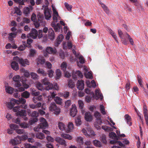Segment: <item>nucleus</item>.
I'll use <instances>...</instances> for the list:
<instances>
[{"instance_id":"nucleus-1","label":"nucleus","mask_w":148,"mask_h":148,"mask_svg":"<svg viewBox=\"0 0 148 148\" xmlns=\"http://www.w3.org/2000/svg\"><path fill=\"white\" fill-rule=\"evenodd\" d=\"M52 7L53 11L52 19L53 21L52 22L51 25L54 28L56 32H59L60 30L61 26L59 23H58L56 24L55 23H57L58 21L61 19V18L53 5H52Z\"/></svg>"},{"instance_id":"nucleus-2","label":"nucleus","mask_w":148,"mask_h":148,"mask_svg":"<svg viewBox=\"0 0 148 148\" xmlns=\"http://www.w3.org/2000/svg\"><path fill=\"white\" fill-rule=\"evenodd\" d=\"M25 102V99L21 97L18 100L14 99H11L10 102L6 103V105L8 108L11 109L13 108L15 104H19L20 103L24 104Z\"/></svg>"},{"instance_id":"nucleus-3","label":"nucleus","mask_w":148,"mask_h":148,"mask_svg":"<svg viewBox=\"0 0 148 148\" xmlns=\"http://www.w3.org/2000/svg\"><path fill=\"white\" fill-rule=\"evenodd\" d=\"M40 123L34 128V130L35 132H40L41 130L45 129L48 126L47 123L44 118H40Z\"/></svg>"},{"instance_id":"nucleus-4","label":"nucleus","mask_w":148,"mask_h":148,"mask_svg":"<svg viewBox=\"0 0 148 148\" xmlns=\"http://www.w3.org/2000/svg\"><path fill=\"white\" fill-rule=\"evenodd\" d=\"M45 5H42V8L44 9V13L45 17L46 19L48 20L51 17L52 12L50 9L48 8L49 4L48 1L47 0L45 1Z\"/></svg>"},{"instance_id":"nucleus-5","label":"nucleus","mask_w":148,"mask_h":148,"mask_svg":"<svg viewBox=\"0 0 148 148\" xmlns=\"http://www.w3.org/2000/svg\"><path fill=\"white\" fill-rule=\"evenodd\" d=\"M109 137L114 140L110 141V143L111 144H119L121 146H123V144L120 141H118L119 139V137H118L116 134L114 132H111L109 133Z\"/></svg>"},{"instance_id":"nucleus-6","label":"nucleus","mask_w":148,"mask_h":148,"mask_svg":"<svg viewBox=\"0 0 148 148\" xmlns=\"http://www.w3.org/2000/svg\"><path fill=\"white\" fill-rule=\"evenodd\" d=\"M21 108L20 106L18 105L14 108L13 111L14 112H17L16 114L17 116H26L27 114L25 110H21Z\"/></svg>"},{"instance_id":"nucleus-7","label":"nucleus","mask_w":148,"mask_h":148,"mask_svg":"<svg viewBox=\"0 0 148 148\" xmlns=\"http://www.w3.org/2000/svg\"><path fill=\"white\" fill-rule=\"evenodd\" d=\"M67 47L69 49H72V51L73 53L74 54H76V52L75 51V50L76 49V47L75 45H73L70 41H68L67 44L66 42H64L63 43V47L64 49H66Z\"/></svg>"},{"instance_id":"nucleus-8","label":"nucleus","mask_w":148,"mask_h":148,"mask_svg":"<svg viewBox=\"0 0 148 148\" xmlns=\"http://www.w3.org/2000/svg\"><path fill=\"white\" fill-rule=\"evenodd\" d=\"M43 52L45 56L47 57L48 55L47 53L50 54H55L57 52L56 49L55 48H53L51 47H47L46 48L45 50H43Z\"/></svg>"},{"instance_id":"nucleus-9","label":"nucleus","mask_w":148,"mask_h":148,"mask_svg":"<svg viewBox=\"0 0 148 148\" xmlns=\"http://www.w3.org/2000/svg\"><path fill=\"white\" fill-rule=\"evenodd\" d=\"M14 60L18 62L22 66H25L26 65H29V62L27 59H23L22 58H20L17 56L14 58Z\"/></svg>"},{"instance_id":"nucleus-10","label":"nucleus","mask_w":148,"mask_h":148,"mask_svg":"<svg viewBox=\"0 0 148 148\" xmlns=\"http://www.w3.org/2000/svg\"><path fill=\"white\" fill-rule=\"evenodd\" d=\"M82 131L84 134L87 137H88L90 134L93 136L96 135L94 131H92L91 128L90 127L86 128V129L85 128L82 129Z\"/></svg>"},{"instance_id":"nucleus-11","label":"nucleus","mask_w":148,"mask_h":148,"mask_svg":"<svg viewBox=\"0 0 148 148\" xmlns=\"http://www.w3.org/2000/svg\"><path fill=\"white\" fill-rule=\"evenodd\" d=\"M50 111L53 112L54 113L56 114H58L60 112V109L54 103H51L49 107Z\"/></svg>"},{"instance_id":"nucleus-12","label":"nucleus","mask_w":148,"mask_h":148,"mask_svg":"<svg viewBox=\"0 0 148 148\" xmlns=\"http://www.w3.org/2000/svg\"><path fill=\"white\" fill-rule=\"evenodd\" d=\"M39 113L36 111H34L32 112L31 116L32 117H35L31 119L29 122L30 124L32 125L38 121V119L36 118L38 116Z\"/></svg>"},{"instance_id":"nucleus-13","label":"nucleus","mask_w":148,"mask_h":148,"mask_svg":"<svg viewBox=\"0 0 148 148\" xmlns=\"http://www.w3.org/2000/svg\"><path fill=\"white\" fill-rule=\"evenodd\" d=\"M20 77L19 75H16L12 78L13 81L14 82V85L16 87H20L21 85L20 82Z\"/></svg>"},{"instance_id":"nucleus-14","label":"nucleus","mask_w":148,"mask_h":148,"mask_svg":"<svg viewBox=\"0 0 148 148\" xmlns=\"http://www.w3.org/2000/svg\"><path fill=\"white\" fill-rule=\"evenodd\" d=\"M38 35V33L37 30L35 29H32L31 33L27 35V37L35 39L37 37Z\"/></svg>"},{"instance_id":"nucleus-15","label":"nucleus","mask_w":148,"mask_h":148,"mask_svg":"<svg viewBox=\"0 0 148 148\" xmlns=\"http://www.w3.org/2000/svg\"><path fill=\"white\" fill-rule=\"evenodd\" d=\"M94 116L96 118V122L99 125H101L102 123L101 119V115L100 113L98 111H95L94 113Z\"/></svg>"},{"instance_id":"nucleus-16","label":"nucleus","mask_w":148,"mask_h":148,"mask_svg":"<svg viewBox=\"0 0 148 148\" xmlns=\"http://www.w3.org/2000/svg\"><path fill=\"white\" fill-rule=\"evenodd\" d=\"M84 71V75L86 78L90 79H92V75L91 72H88V68L84 66L83 67Z\"/></svg>"},{"instance_id":"nucleus-17","label":"nucleus","mask_w":148,"mask_h":148,"mask_svg":"<svg viewBox=\"0 0 148 148\" xmlns=\"http://www.w3.org/2000/svg\"><path fill=\"white\" fill-rule=\"evenodd\" d=\"M72 77L75 79L77 78H82L83 75L82 73L79 71H76L75 72L73 71L72 74Z\"/></svg>"},{"instance_id":"nucleus-18","label":"nucleus","mask_w":148,"mask_h":148,"mask_svg":"<svg viewBox=\"0 0 148 148\" xmlns=\"http://www.w3.org/2000/svg\"><path fill=\"white\" fill-rule=\"evenodd\" d=\"M74 128V126L73 123L71 122H69L67 124V128H66L65 129V132L66 133L72 132Z\"/></svg>"},{"instance_id":"nucleus-19","label":"nucleus","mask_w":148,"mask_h":148,"mask_svg":"<svg viewBox=\"0 0 148 148\" xmlns=\"http://www.w3.org/2000/svg\"><path fill=\"white\" fill-rule=\"evenodd\" d=\"M37 17L38 18V22L40 23V25L42 26L45 25V22L43 21L44 18L43 15L40 12H38Z\"/></svg>"},{"instance_id":"nucleus-20","label":"nucleus","mask_w":148,"mask_h":148,"mask_svg":"<svg viewBox=\"0 0 148 148\" xmlns=\"http://www.w3.org/2000/svg\"><path fill=\"white\" fill-rule=\"evenodd\" d=\"M77 112L76 109V106L75 104H73L72 106V108L71 109L70 115L73 117L75 116Z\"/></svg>"},{"instance_id":"nucleus-21","label":"nucleus","mask_w":148,"mask_h":148,"mask_svg":"<svg viewBox=\"0 0 148 148\" xmlns=\"http://www.w3.org/2000/svg\"><path fill=\"white\" fill-rule=\"evenodd\" d=\"M75 55L76 57L77 58H78L79 60V63L77 62V65L79 67L81 68L82 67V65L81 64H80L84 63L85 62V60L82 56L79 55H77L76 54Z\"/></svg>"},{"instance_id":"nucleus-22","label":"nucleus","mask_w":148,"mask_h":148,"mask_svg":"<svg viewBox=\"0 0 148 148\" xmlns=\"http://www.w3.org/2000/svg\"><path fill=\"white\" fill-rule=\"evenodd\" d=\"M36 17V15L34 13H33L31 17V19L34 22L35 27L37 28L39 27L40 23H38V21H37Z\"/></svg>"},{"instance_id":"nucleus-23","label":"nucleus","mask_w":148,"mask_h":148,"mask_svg":"<svg viewBox=\"0 0 148 148\" xmlns=\"http://www.w3.org/2000/svg\"><path fill=\"white\" fill-rule=\"evenodd\" d=\"M21 138L20 136L15 138L14 139H12L10 141V143L12 145H15L21 143Z\"/></svg>"},{"instance_id":"nucleus-24","label":"nucleus","mask_w":148,"mask_h":148,"mask_svg":"<svg viewBox=\"0 0 148 148\" xmlns=\"http://www.w3.org/2000/svg\"><path fill=\"white\" fill-rule=\"evenodd\" d=\"M77 88L79 90H82L84 88V82L82 80H78L77 84Z\"/></svg>"},{"instance_id":"nucleus-25","label":"nucleus","mask_w":148,"mask_h":148,"mask_svg":"<svg viewBox=\"0 0 148 148\" xmlns=\"http://www.w3.org/2000/svg\"><path fill=\"white\" fill-rule=\"evenodd\" d=\"M86 84L87 86L90 88L92 87L95 88L96 86V84L94 80L90 82L89 80H87L86 81Z\"/></svg>"},{"instance_id":"nucleus-26","label":"nucleus","mask_w":148,"mask_h":148,"mask_svg":"<svg viewBox=\"0 0 148 148\" xmlns=\"http://www.w3.org/2000/svg\"><path fill=\"white\" fill-rule=\"evenodd\" d=\"M95 99L96 100L100 98L101 100L103 99V96L102 94L101 93L99 89H96L95 90Z\"/></svg>"},{"instance_id":"nucleus-27","label":"nucleus","mask_w":148,"mask_h":148,"mask_svg":"<svg viewBox=\"0 0 148 148\" xmlns=\"http://www.w3.org/2000/svg\"><path fill=\"white\" fill-rule=\"evenodd\" d=\"M84 118L86 121H91L93 119V116L90 112H87L85 113Z\"/></svg>"},{"instance_id":"nucleus-28","label":"nucleus","mask_w":148,"mask_h":148,"mask_svg":"<svg viewBox=\"0 0 148 148\" xmlns=\"http://www.w3.org/2000/svg\"><path fill=\"white\" fill-rule=\"evenodd\" d=\"M143 112L146 124L147 125H148V114L147 110L146 107H144Z\"/></svg>"},{"instance_id":"nucleus-29","label":"nucleus","mask_w":148,"mask_h":148,"mask_svg":"<svg viewBox=\"0 0 148 148\" xmlns=\"http://www.w3.org/2000/svg\"><path fill=\"white\" fill-rule=\"evenodd\" d=\"M55 139L56 141L58 143L60 144L63 145L64 146H66L67 145L64 140L59 137H56Z\"/></svg>"},{"instance_id":"nucleus-30","label":"nucleus","mask_w":148,"mask_h":148,"mask_svg":"<svg viewBox=\"0 0 148 148\" xmlns=\"http://www.w3.org/2000/svg\"><path fill=\"white\" fill-rule=\"evenodd\" d=\"M48 37L51 40H53L55 38L54 32L51 28L49 29Z\"/></svg>"},{"instance_id":"nucleus-31","label":"nucleus","mask_w":148,"mask_h":148,"mask_svg":"<svg viewBox=\"0 0 148 148\" xmlns=\"http://www.w3.org/2000/svg\"><path fill=\"white\" fill-rule=\"evenodd\" d=\"M32 7L31 6H29V8L28 7L25 8L23 10L24 14L25 16H27L30 12V9L32 10Z\"/></svg>"},{"instance_id":"nucleus-32","label":"nucleus","mask_w":148,"mask_h":148,"mask_svg":"<svg viewBox=\"0 0 148 148\" xmlns=\"http://www.w3.org/2000/svg\"><path fill=\"white\" fill-rule=\"evenodd\" d=\"M63 36L62 34H60L59 35L57 38V41L55 43V46H58L60 44L64 39Z\"/></svg>"},{"instance_id":"nucleus-33","label":"nucleus","mask_w":148,"mask_h":148,"mask_svg":"<svg viewBox=\"0 0 148 148\" xmlns=\"http://www.w3.org/2000/svg\"><path fill=\"white\" fill-rule=\"evenodd\" d=\"M11 66L12 68L15 71H16L19 69L18 63L15 61L12 62Z\"/></svg>"},{"instance_id":"nucleus-34","label":"nucleus","mask_w":148,"mask_h":148,"mask_svg":"<svg viewBox=\"0 0 148 148\" xmlns=\"http://www.w3.org/2000/svg\"><path fill=\"white\" fill-rule=\"evenodd\" d=\"M5 90L7 93L9 94H11L14 92V88L10 86L5 85Z\"/></svg>"},{"instance_id":"nucleus-35","label":"nucleus","mask_w":148,"mask_h":148,"mask_svg":"<svg viewBox=\"0 0 148 148\" xmlns=\"http://www.w3.org/2000/svg\"><path fill=\"white\" fill-rule=\"evenodd\" d=\"M108 31L111 34L113 37L114 39L116 42L118 43V41L117 40V36H116V34L115 33L112 29H108Z\"/></svg>"},{"instance_id":"nucleus-36","label":"nucleus","mask_w":148,"mask_h":148,"mask_svg":"<svg viewBox=\"0 0 148 148\" xmlns=\"http://www.w3.org/2000/svg\"><path fill=\"white\" fill-rule=\"evenodd\" d=\"M59 129L61 131H64L65 132L66 128L65 125L62 122H59L58 124Z\"/></svg>"},{"instance_id":"nucleus-37","label":"nucleus","mask_w":148,"mask_h":148,"mask_svg":"<svg viewBox=\"0 0 148 148\" xmlns=\"http://www.w3.org/2000/svg\"><path fill=\"white\" fill-rule=\"evenodd\" d=\"M61 136L64 138L67 139L68 140H71L73 138V137L71 135L64 133L62 134Z\"/></svg>"},{"instance_id":"nucleus-38","label":"nucleus","mask_w":148,"mask_h":148,"mask_svg":"<svg viewBox=\"0 0 148 148\" xmlns=\"http://www.w3.org/2000/svg\"><path fill=\"white\" fill-rule=\"evenodd\" d=\"M20 71L21 73H24V75L25 77H28L30 76V74L29 71L26 70L24 68H22L20 69Z\"/></svg>"},{"instance_id":"nucleus-39","label":"nucleus","mask_w":148,"mask_h":148,"mask_svg":"<svg viewBox=\"0 0 148 148\" xmlns=\"http://www.w3.org/2000/svg\"><path fill=\"white\" fill-rule=\"evenodd\" d=\"M60 96L65 98H68L70 95V92H69L66 91L63 93H59Z\"/></svg>"},{"instance_id":"nucleus-40","label":"nucleus","mask_w":148,"mask_h":148,"mask_svg":"<svg viewBox=\"0 0 148 148\" xmlns=\"http://www.w3.org/2000/svg\"><path fill=\"white\" fill-rule=\"evenodd\" d=\"M45 59L43 58L39 57L37 59V64L38 65L40 64H43L45 63Z\"/></svg>"},{"instance_id":"nucleus-41","label":"nucleus","mask_w":148,"mask_h":148,"mask_svg":"<svg viewBox=\"0 0 148 148\" xmlns=\"http://www.w3.org/2000/svg\"><path fill=\"white\" fill-rule=\"evenodd\" d=\"M125 118L127 123L129 126H131L132 125V123L131 122V117L129 115L126 114L125 116Z\"/></svg>"},{"instance_id":"nucleus-42","label":"nucleus","mask_w":148,"mask_h":148,"mask_svg":"<svg viewBox=\"0 0 148 148\" xmlns=\"http://www.w3.org/2000/svg\"><path fill=\"white\" fill-rule=\"evenodd\" d=\"M75 123L77 126H79L81 125L82 122L81 116H79L75 119Z\"/></svg>"},{"instance_id":"nucleus-43","label":"nucleus","mask_w":148,"mask_h":148,"mask_svg":"<svg viewBox=\"0 0 148 148\" xmlns=\"http://www.w3.org/2000/svg\"><path fill=\"white\" fill-rule=\"evenodd\" d=\"M36 85V87L39 90L42 91L45 89L43 87L42 85L40 82H37Z\"/></svg>"},{"instance_id":"nucleus-44","label":"nucleus","mask_w":148,"mask_h":148,"mask_svg":"<svg viewBox=\"0 0 148 148\" xmlns=\"http://www.w3.org/2000/svg\"><path fill=\"white\" fill-rule=\"evenodd\" d=\"M36 108H39L41 107V108L44 110H45L46 107L44 106V104L43 103L42 104L40 102H38L36 105Z\"/></svg>"},{"instance_id":"nucleus-45","label":"nucleus","mask_w":148,"mask_h":148,"mask_svg":"<svg viewBox=\"0 0 148 148\" xmlns=\"http://www.w3.org/2000/svg\"><path fill=\"white\" fill-rule=\"evenodd\" d=\"M36 136L38 138L40 139H42L45 138L44 134L42 133L41 132L37 133L36 134Z\"/></svg>"},{"instance_id":"nucleus-46","label":"nucleus","mask_w":148,"mask_h":148,"mask_svg":"<svg viewBox=\"0 0 148 148\" xmlns=\"http://www.w3.org/2000/svg\"><path fill=\"white\" fill-rule=\"evenodd\" d=\"M45 85L46 86L45 87V90H49L52 89L53 88V84L50 82L48 84Z\"/></svg>"},{"instance_id":"nucleus-47","label":"nucleus","mask_w":148,"mask_h":148,"mask_svg":"<svg viewBox=\"0 0 148 148\" xmlns=\"http://www.w3.org/2000/svg\"><path fill=\"white\" fill-rule=\"evenodd\" d=\"M36 53V50L35 49H31L29 50V53L28 56L30 57H34Z\"/></svg>"},{"instance_id":"nucleus-48","label":"nucleus","mask_w":148,"mask_h":148,"mask_svg":"<svg viewBox=\"0 0 148 148\" xmlns=\"http://www.w3.org/2000/svg\"><path fill=\"white\" fill-rule=\"evenodd\" d=\"M54 100L56 103L61 105L62 103V99L58 97H56L54 99Z\"/></svg>"},{"instance_id":"nucleus-49","label":"nucleus","mask_w":148,"mask_h":148,"mask_svg":"<svg viewBox=\"0 0 148 148\" xmlns=\"http://www.w3.org/2000/svg\"><path fill=\"white\" fill-rule=\"evenodd\" d=\"M37 72L38 73L40 74L43 76H46L47 75V73L45 72L44 70L42 69H39Z\"/></svg>"},{"instance_id":"nucleus-50","label":"nucleus","mask_w":148,"mask_h":148,"mask_svg":"<svg viewBox=\"0 0 148 148\" xmlns=\"http://www.w3.org/2000/svg\"><path fill=\"white\" fill-rule=\"evenodd\" d=\"M56 79H59L61 76V72L59 69H57L56 71Z\"/></svg>"},{"instance_id":"nucleus-51","label":"nucleus","mask_w":148,"mask_h":148,"mask_svg":"<svg viewBox=\"0 0 148 148\" xmlns=\"http://www.w3.org/2000/svg\"><path fill=\"white\" fill-rule=\"evenodd\" d=\"M14 12L13 13L14 14H16L18 15H21V12L19 9L18 7H15L14 8ZM13 13V11L11 13Z\"/></svg>"},{"instance_id":"nucleus-52","label":"nucleus","mask_w":148,"mask_h":148,"mask_svg":"<svg viewBox=\"0 0 148 148\" xmlns=\"http://www.w3.org/2000/svg\"><path fill=\"white\" fill-rule=\"evenodd\" d=\"M17 34V32H13L10 33L9 34V40L11 41H12L13 39L12 38L15 37Z\"/></svg>"},{"instance_id":"nucleus-53","label":"nucleus","mask_w":148,"mask_h":148,"mask_svg":"<svg viewBox=\"0 0 148 148\" xmlns=\"http://www.w3.org/2000/svg\"><path fill=\"white\" fill-rule=\"evenodd\" d=\"M42 99V95H39L38 97H34L33 98V102L36 103L37 102V101H41Z\"/></svg>"},{"instance_id":"nucleus-54","label":"nucleus","mask_w":148,"mask_h":148,"mask_svg":"<svg viewBox=\"0 0 148 148\" xmlns=\"http://www.w3.org/2000/svg\"><path fill=\"white\" fill-rule=\"evenodd\" d=\"M21 95L22 97L27 99L29 97L30 94L27 91H25L22 93Z\"/></svg>"},{"instance_id":"nucleus-55","label":"nucleus","mask_w":148,"mask_h":148,"mask_svg":"<svg viewBox=\"0 0 148 148\" xmlns=\"http://www.w3.org/2000/svg\"><path fill=\"white\" fill-rule=\"evenodd\" d=\"M100 111L103 115H105L106 114V111L104 107L102 105L100 106Z\"/></svg>"},{"instance_id":"nucleus-56","label":"nucleus","mask_w":148,"mask_h":148,"mask_svg":"<svg viewBox=\"0 0 148 148\" xmlns=\"http://www.w3.org/2000/svg\"><path fill=\"white\" fill-rule=\"evenodd\" d=\"M102 128L106 131L110 132L113 130V129L111 127L106 126H103Z\"/></svg>"},{"instance_id":"nucleus-57","label":"nucleus","mask_w":148,"mask_h":148,"mask_svg":"<svg viewBox=\"0 0 148 148\" xmlns=\"http://www.w3.org/2000/svg\"><path fill=\"white\" fill-rule=\"evenodd\" d=\"M67 64L66 62H63L61 65V67L62 70L64 72L66 71V68L67 67Z\"/></svg>"},{"instance_id":"nucleus-58","label":"nucleus","mask_w":148,"mask_h":148,"mask_svg":"<svg viewBox=\"0 0 148 148\" xmlns=\"http://www.w3.org/2000/svg\"><path fill=\"white\" fill-rule=\"evenodd\" d=\"M76 140L80 145H82L84 143L83 138L81 137H77V138Z\"/></svg>"},{"instance_id":"nucleus-59","label":"nucleus","mask_w":148,"mask_h":148,"mask_svg":"<svg viewBox=\"0 0 148 148\" xmlns=\"http://www.w3.org/2000/svg\"><path fill=\"white\" fill-rule=\"evenodd\" d=\"M85 92L88 94L90 95L93 97H95L94 93L93 92H91L90 91L88 88L85 89Z\"/></svg>"},{"instance_id":"nucleus-60","label":"nucleus","mask_w":148,"mask_h":148,"mask_svg":"<svg viewBox=\"0 0 148 148\" xmlns=\"http://www.w3.org/2000/svg\"><path fill=\"white\" fill-rule=\"evenodd\" d=\"M41 82L44 85H46L49 82V79L47 77L41 79Z\"/></svg>"},{"instance_id":"nucleus-61","label":"nucleus","mask_w":148,"mask_h":148,"mask_svg":"<svg viewBox=\"0 0 148 148\" xmlns=\"http://www.w3.org/2000/svg\"><path fill=\"white\" fill-rule=\"evenodd\" d=\"M94 145L97 147H100L101 146V144L100 142L97 140H95L93 141Z\"/></svg>"},{"instance_id":"nucleus-62","label":"nucleus","mask_w":148,"mask_h":148,"mask_svg":"<svg viewBox=\"0 0 148 148\" xmlns=\"http://www.w3.org/2000/svg\"><path fill=\"white\" fill-rule=\"evenodd\" d=\"M100 3L101 4V7L103 8L104 10L106 12V13L107 14H109V11L108 8L103 4L102 3H101L100 2Z\"/></svg>"},{"instance_id":"nucleus-63","label":"nucleus","mask_w":148,"mask_h":148,"mask_svg":"<svg viewBox=\"0 0 148 148\" xmlns=\"http://www.w3.org/2000/svg\"><path fill=\"white\" fill-rule=\"evenodd\" d=\"M30 75L32 78L33 79L36 80L38 78V75L37 74L34 73L32 72L31 73Z\"/></svg>"},{"instance_id":"nucleus-64","label":"nucleus","mask_w":148,"mask_h":148,"mask_svg":"<svg viewBox=\"0 0 148 148\" xmlns=\"http://www.w3.org/2000/svg\"><path fill=\"white\" fill-rule=\"evenodd\" d=\"M25 146L26 148H38L37 147L35 146H32L29 143H25Z\"/></svg>"}]
</instances>
